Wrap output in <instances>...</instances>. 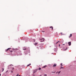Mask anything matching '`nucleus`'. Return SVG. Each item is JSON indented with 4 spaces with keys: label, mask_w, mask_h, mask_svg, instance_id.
I'll list each match as a JSON object with an SVG mask.
<instances>
[{
    "label": "nucleus",
    "mask_w": 76,
    "mask_h": 76,
    "mask_svg": "<svg viewBox=\"0 0 76 76\" xmlns=\"http://www.w3.org/2000/svg\"><path fill=\"white\" fill-rule=\"evenodd\" d=\"M11 72L12 73H13V71H11Z\"/></svg>",
    "instance_id": "25"
},
{
    "label": "nucleus",
    "mask_w": 76,
    "mask_h": 76,
    "mask_svg": "<svg viewBox=\"0 0 76 76\" xmlns=\"http://www.w3.org/2000/svg\"><path fill=\"white\" fill-rule=\"evenodd\" d=\"M44 76H47V75L46 74H45Z\"/></svg>",
    "instance_id": "24"
},
{
    "label": "nucleus",
    "mask_w": 76,
    "mask_h": 76,
    "mask_svg": "<svg viewBox=\"0 0 76 76\" xmlns=\"http://www.w3.org/2000/svg\"><path fill=\"white\" fill-rule=\"evenodd\" d=\"M33 41H34V42H35V40L34 39V40H33Z\"/></svg>",
    "instance_id": "17"
},
{
    "label": "nucleus",
    "mask_w": 76,
    "mask_h": 76,
    "mask_svg": "<svg viewBox=\"0 0 76 76\" xmlns=\"http://www.w3.org/2000/svg\"><path fill=\"white\" fill-rule=\"evenodd\" d=\"M4 68H2V72H3V71H4Z\"/></svg>",
    "instance_id": "11"
},
{
    "label": "nucleus",
    "mask_w": 76,
    "mask_h": 76,
    "mask_svg": "<svg viewBox=\"0 0 76 76\" xmlns=\"http://www.w3.org/2000/svg\"><path fill=\"white\" fill-rule=\"evenodd\" d=\"M58 73V72H56V74H57V73Z\"/></svg>",
    "instance_id": "27"
},
{
    "label": "nucleus",
    "mask_w": 76,
    "mask_h": 76,
    "mask_svg": "<svg viewBox=\"0 0 76 76\" xmlns=\"http://www.w3.org/2000/svg\"><path fill=\"white\" fill-rule=\"evenodd\" d=\"M21 76L20 75H18V76Z\"/></svg>",
    "instance_id": "29"
},
{
    "label": "nucleus",
    "mask_w": 76,
    "mask_h": 76,
    "mask_svg": "<svg viewBox=\"0 0 76 76\" xmlns=\"http://www.w3.org/2000/svg\"><path fill=\"white\" fill-rule=\"evenodd\" d=\"M41 68L40 67L39 68V70H41Z\"/></svg>",
    "instance_id": "14"
},
{
    "label": "nucleus",
    "mask_w": 76,
    "mask_h": 76,
    "mask_svg": "<svg viewBox=\"0 0 76 76\" xmlns=\"http://www.w3.org/2000/svg\"><path fill=\"white\" fill-rule=\"evenodd\" d=\"M60 69H64V68H63V67H61Z\"/></svg>",
    "instance_id": "18"
},
{
    "label": "nucleus",
    "mask_w": 76,
    "mask_h": 76,
    "mask_svg": "<svg viewBox=\"0 0 76 76\" xmlns=\"http://www.w3.org/2000/svg\"><path fill=\"white\" fill-rule=\"evenodd\" d=\"M50 28H52V30H53V26L50 27Z\"/></svg>",
    "instance_id": "7"
},
{
    "label": "nucleus",
    "mask_w": 76,
    "mask_h": 76,
    "mask_svg": "<svg viewBox=\"0 0 76 76\" xmlns=\"http://www.w3.org/2000/svg\"><path fill=\"white\" fill-rule=\"evenodd\" d=\"M8 72V71H7L5 73H7V72Z\"/></svg>",
    "instance_id": "21"
},
{
    "label": "nucleus",
    "mask_w": 76,
    "mask_h": 76,
    "mask_svg": "<svg viewBox=\"0 0 76 76\" xmlns=\"http://www.w3.org/2000/svg\"><path fill=\"white\" fill-rule=\"evenodd\" d=\"M66 49H67V48H66Z\"/></svg>",
    "instance_id": "32"
},
{
    "label": "nucleus",
    "mask_w": 76,
    "mask_h": 76,
    "mask_svg": "<svg viewBox=\"0 0 76 76\" xmlns=\"http://www.w3.org/2000/svg\"><path fill=\"white\" fill-rule=\"evenodd\" d=\"M23 50H26V48H23Z\"/></svg>",
    "instance_id": "10"
},
{
    "label": "nucleus",
    "mask_w": 76,
    "mask_h": 76,
    "mask_svg": "<svg viewBox=\"0 0 76 76\" xmlns=\"http://www.w3.org/2000/svg\"><path fill=\"white\" fill-rule=\"evenodd\" d=\"M72 37V34H71L69 37V38H70V37Z\"/></svg>",
    "instance_id": "4"
},
{
    "label": "nucleus",
    "mask_w": 76,
    "mask_h": 76,
    "mask_svg": "<svg viewBox=\"0 0 76 76\" xmlns=\"http://www.w3.org/2000/svg\"><path fill=\"white\" fill-rule=\"evenodd\" d=\"M60 42V41H59L58 42H57L56 43V44H58V42Z\"/></svg>",
    "instance_id": "15"
},
{
    "label": "nucleus",
    "mask_w": 76,
    "mask_h": 76,
    "mask_svg": "<svg viewBox=\"0 0 76 76\" xmlns=\"http://www.w3.org/2000/svg\"><path fill=\"white\" fill-rule=\"evenodd\" d=\"M68 44H69V46H70V45H71V42H69L68 43Z\"/></svg>",
    "instance_id": "2"
},
{
    "label": "nucleus",
    "mask_w": 76,
    "mask_h": 76,
    "mask_svg": "<svg viewBox=\"0 0 76 76\" xmlns=\"http://www.w3.org/2000/svg\"><path fill=\"white\" fill-rule=\"evenodd\" d=\"M37 72V70H34L33 71V74H34V73H35Z\"/></svg>",
    "instance_id": "3"
},
{
    "label": "nucleus",
    "mask_w": 76,
    "mask_h": 76,
    "mask_svg": "<svg viewBox=\"0 0 76 76\" xmlns=\"http://www.w3.org/2000/svg\"><path fill=\"white\" fill-rule=\"evenodd\" d=\"M37 44H38V43H37V42L35 43L34 44V45H37Z\"/></svg>",
    "instance_id": "9"
},
{
    "label": "nucleus",
    "mask_w": 76,
    "mask_h": 76,
    "mask_svg": "<svg viewBox=\"0 0 76 76\" xmlns=\"http://www.w3.org/2000/svg\"><path fill=\"white\" fill-rule=\"evenodd\" d=\"M61 72V71H59L58 72V74H59Z\"/></svg>",
    "instance_id": "13"
},
{
    "label": "nucleus",
    "mask_w": 76,
    "mask_h": 76,
    "mask_svg": "<svg viewBox=\"0 0 76 76\" xmlns=\"http://www.w3.org/2000/svg\"><path fill=\"white\" fill-rule=\"evenodd\" d=\"M12 50H15V49H13Z\"/></svg>",
    "instance_id": "30"
},
{
    "label": "nucleus",
    "mask_w": 76,
    "mask_h": 76,
    "mask_svg": "<svg viewBox=\"0 0 76 76\" xmlns=\"http://www.w3.org/2000/svg\"><path fill=\"white\" fill-rule=\"evenodd\" d=\"M61 67H62V66H63V65H62V63L61 64Z\"/></svg>",
    "instance_id": "16"
},
{
    "label": "nucleus",
    "mask_w": 76,
    "mask_h": 76,
    "mask_svg": "<svg viewBox=\"0 0 76 76\" xmlns=\"http://www.w3.org/2000/svg\"><path fill=\"white\" fill-rule=\"evenodd\" d=\"M14 67H13V68H12V70H14Z\"/></svg>",
    "instance_id": "23"
},
{
    "label": "nucleus",
    "mask_w": 76,
    "mask_h": 76,
    "mask_svg": "<svg viewBox=\"0 0 76 76\" xmlns=\"http://www.w3.org/2000/svg\"><path fill=\"white\" fill-rule=\"evenodd\" d=\"M45 67H47V65H45V66L43 67V68H45Z\"/></svg>",
    "instance_id": "8"
},
{
    "label": "nucleus",
    "mask_w": 76,
    "mask_h": 76,
    "mask_svg": "<svg viewBox=\"0 0 76 76\" xmlns=\"http://www.w3.org/2000/svg\"><path fill=\"white\" fill-rule=\"evenodd\" d=\"M41 76V75H40V76Z\"/></svg>",
    "instance_id": "33"
},
{
    "label": "nucleus",
    "mask_w": 76,
    "mask_h": 76,
    "mask_svg": "<svg viewBox=\"0 0 76 76\" xmlns=\"http://www.w3.org/2000/svg\"><path fill=\"white\" fill-rule=\"evenodd\" d=\"M31 65V64H30L28 65L27 66V67H28V66H30Z\"/></svg>",
    "instance_id": "12"
},
{
    "label": "nucleus",
    "mask_w": 76,
    "mask_h": 76,
    "mask_svg": "<svg viewBox=\"0 0 76 76\" xmlns=\"http://www.w3.org/2000/svg\"><path fill=\"white\" fill-rule=\"evenodd\" d=\"M56 66H57V64H54L53 67H56Z\"/></svg>",
    "instance_id": "5"
},
{
    "label": "nucleus",
    "mask_w": 76,
    "mask_h": 76,
    "mask_svg": "<svg viewBox=\"0 0 76 76\" xmlns=\"http://www.w3.org/2000/svg\"><path fill=\"white\" fill-rule=\"evenodd\" d=\"M41 40H42V41H44V39H41Z\"/></svg>",
    "instance_id": "6"
},
{
    "label": "nucleus",
    "mask_w": 76,
    "mask_h": 76,
    "mask_svg": "<svg viewBox=\"0 0 76 76\" xmlns=\"http://www.w3.org/2000/svg\"><path fill=\"white\" fill-rule=\"evenodd\" d=\"M0 76H1V74H0Z\"/></svg>",
    "instance_id": "31"
},
{
    "label": "nucleus",
    "mask_w": 76,
    "mask_h": 76,
    "mask_svg": "<svg viewBox=\"0 0 76 76\" xmlns=\"http://www.w3.org/2000/svg\"><path fill=\"white\" fill-rule=\"evenodd\" d=\"M10 52H11V53H12V52H13V51L11 50V51H10Z\"/></svg>",
    "instance_id": "22"
},
{
    "label": "nucleus",
    "mask_w": 76,
    "mask_h": 76,
    "mask_svg": "<svg viewBox=\"0 0 76 76\" xmlns=\"http://www.w3.org/2000/svg\"><path fill=\"white\" fill-rule=\"evenodd\" d=\"M10 49H11V48H8L7 49H6L5 50V51L6 52H7L8 51H9V50H10Z\"/></svg>",
    "instance_id": "1"
},
{
    "label": "nucleus",
    "mask_w": 76,
    "mask_h": 76,
    "mask_svg": "<svg viewBox=\"0 0 76 76\" xmlns=\"http://www.w3.org/2000/svg\"><path fill=\"white\" fill-rule=\"evenodd\" d=\"M19 74H18V75H16V76H19Z\"/></svg>",
    "instance_id": "20"
},
{
    "label": "nucleus",
    "mask_w": 76,
    "mask_h": 76,
    "mask_svg": "<svg viewBox=\"0 0 76 76\" xmlns=\"http://www.w3.org/2000/svg\"><path fill=\"white\" fill-rule=\"evenodd\" d=\"M65 45L64 44H63V45Z\"/></svg>",
    "instance_id": "28"
},
{
    "label": "nucleus",
    "mask_w": 76,
    "mask_h": 76,
    "mask_svg": "<svg viewBox=\"0 0 76 76\" xmlns=\"http://www.w3.org/2000/svg\"><path fill=\"white\" fill-rule=\"evenodd\" d=\"M61 35H63V33H61Z\"/></svg>",
    "instance_id": "19"
},
{
    "label": "nucleus",
    "mask_w": 76,
    "mask_h": 76,
    "mask_svg": "<svg viewBox=\"0 0 76 76\" xmlns=\"http://www.w3.org/2000/svg\"><path fill=\"white\" fill-rule=\"evenodd\" d=\"M59 47H60V45H59Z\"/></svg>",
    "instance_id": "26"
}]
</instances>
